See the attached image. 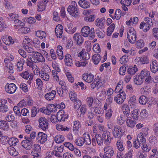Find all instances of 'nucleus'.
<instances>
[{"label": "nucleus", "mask_w": 158, "mask_h": 158, "mask_svg": "<svg viewBox=\"0 0 158 158\" xmlns=\"http://www.w3.org/2000/svg\"><path fill=\"white\" fill-rule=\"evenodd\" d=\"M81 32L82 35L86 37L89 36V39L92 40L95 37V32L94 29L92 28L90 29L88 26L83 27L81 29Z\"/></svg>", "instance_id": "f257e3e1"}, {"label": "nucleus", "mask_w": 158, "mask_h": 158, "mask_svg": "<svg viewBox=\"0 0 158 158\" xmlns=\"http://www.w3.org/2000/svg\"><path fill=\"white\" fill-rule=\"evenodd\" d=\"M104 155L100 154V156L102 158H111L113 155L114 151L113 148L110 146L105 147L104 149Z\"/></svg>", "instance_id": "f03ea898"}, {"label": "nucleus", "mask_w": 158, "mask_h": 158, "mask_svg": "<svg viewBox=\"0 0 158 158\" xmlns=\"http://www.w3.org/2000/svg\"><path fill=\"white\" fill-rule=\"evenodd\" d=\"M124 132L125 131L122 127L117 125H114V128L112 130V133L114 137L118 139L120 138Z\"/></svg>", "instance_id": "7ed1b4c3"}, {"label": "nucleus", "mask_w": 158, "mask_h": 158, "mask_svg": "<svg viewBox=\"0 0 158 158\" xmlns=\"http://www.w3.org/2000/svg\"><path fill=\"white\" fill-rule=\"evenodd\" d=\"M77 6L76 2L75 1H73L72 2V5L69 6L67 8L68 11L73 16L75 17L78 15V11Z\"/></svg>", "instance_id": "20e7f679"}, {"label": "nucleus", "mask_w": 158, "mask_h": 158, "mask_svg": "<svg viewBox=\"0 0 158 158\" xmlns=\"http://www.w3.org/2000/svg\"><path fill=\"white\" fill-rule=\"evenodd\" d=\"M24 140L21 142L22 147L27 150H30L32 148L33 144V141H32L31 139L27 138V136L24 137Z\"/></svg>", "instance_id": "39448f33"}, {"label": "nucleus", "mask_w": 158, "mask_h": 158, "mask_svg": "<svg viewBox=\"0 0 158 158\" xmlns=\"http://www.w3.org/2000/svg\"><path fill=\"white\" fill-rule=\"evenodd\" d=\"M127 39L129 42L132 44H134L137 37L136 32L133 28H131L127 34Z\"/></svg>", "instance_id": "423d86ee"}, {"label": "nucleus", "mask_w": 158, "mask_h": 158, "mask_svg": "<svg viewBox=\"0 0 158 158\" xmlns=\"http://www.w3.org/2000/svg\"><path fill=\"white\" fill-rule=\"evenodd\" d=\"M127 39L129 42L132 44H134L137 37L136 32L133 28H131L127 34Z\"/></svg>", "instance_id": "0eeeda50"}, {"label": "nucleus", "mask_w": 158, "mask_h": 158, "mask_svg": "<svg viewBox=\"0 0 158 158\" xmlns=\"http://www.w3.org/2000/svg\"><path fill=\"white\" fill-rule=\"evenodd\" d=\"M126 95L125 92H120L114 98V100L118 104L123 103L126 99Z\"/></svg>", "instance_id": "6e6552de"}, {"label": "nucleus", "mask_w": 158, "mask_h": 158, "mask_svg": "<svg viewBox=\"0 0 158 158\" xmlns=\"http://www.w3.org/2000/svg\"><path fill=\"white\" fill-rule=\"evenodd\" d=\"M39 127L43 131H45L48 128V121L45 118L41 117L39 118Z\"/></svg>", "instance_id": "1a4fd4ad"}, {"label": "nucleus", "mask_w": 158, "mask_h": 158, "mask_svg": "<svg viewBox=\"0 0 158 158\" xmlns=\"http://www.w3.org/2000/svg\"><path fill=\"white\" fill-rule=\"evenodd\" d=\"M101 114L100 111L97 107H91L88 114V117L89 119H93L94 116Z\"/></svg>", "instance_id": "9d476101"}, {"label": "nucleus", "mask_w": 158, "mask_h": 158, "mask_svg": "<svg viewBox=\"0 0 158 158\" xmlns=\"http://www.w3.org/2000/svg\"><path fill=\"white\" fill-rule=\"evenodd\" d=\"M150 72L149 71H145L142 70L139 75H136L134 79H152V77L150 74Z\"/></svg>", "instance_id": "9b49d317"}, {"label": "nucleus", "mask_w": 158, "mask_h": 158, "mask_svg": "<svg viewBox=\"0 0 158 158\" xmlns=\"http://www.w3.org/2000/svg\"><path fill=\"white\" fill-rule=\"evenodd\" d=\"M47 135L42 132H39L37 135L36 139L38 142L42 144H44L47 140Z\"/></svg>", "instance_id": "f8f14e48"}, {"label": "nucleus", "mask_w": 158, "mask_h": 158, "mask_svg": "<svg viewBox=\"0 0 158 158\" xmlns=\"http://www.w3.org/2000/svg\"><path fill=\"white\" fill-rule=\"evenodd\" d=\"M16 90V85L14 83H10L9 84L7 83L5 86V90L8 93L13 94L14 93Z\"/></svg>", "instance_id": "ddd939ff"}, {"label": "nucleus", "mask_w": 158, "mask_h": 158, "mask_svg": "<svg viewBox=\"0 0 158 158\" xmlns=\"http://www.w3.org/2000/svg\"><path fill=\"white\" fill-rule=\"evenodd\" d=\"M104 139V143L106 145H109L111 142L110 133L107 131L103 132L101 136Z\"/></svg>", "instance_id": "4468645a"}, {"label": "nucleus", "mask_w": 158, "mask_h": 158, "mask_svg": "<svg viewBox=\"0 0 158 158\" xmlns=\"http://www.w3.org/2000/svg\"><path fill=\"white\" fill-rule=\"evenodd\" d=\"M32 57L35 61L39 62H44L45 59L40 53L38 52H35L32 55Z\"/></svg>", "instance_id": "2eb2a0df"}, {"label": "nucleus", "mask_w": 158, "mask_h": 158, "mask_svg": "<svg viewBox=\"0 0 158 158\" xmlns=\"http://www.w3.org/2000/svg\"><path fill=\"white\" fill-rule=\"evenodd\" d=\"M82 36L78 33H75L73 35V38L74 41L78 45H81L84 42V38Z\"/></svg>", "instance_id": "dca6fc26"}, {"label": "nucleus", "mask_w": 158, "mask_h": 158, "mask_svg": "<svg viewBox=\"0 0 158 158\" xmlns=\"http://www.w3.org/2000/svg\"><path fill=\"white\" fill-rule=\"evenodd\" d=\"M58 120L59 121H64L67 119L68 117L67 114H65L64 111L63 110H59L57 114Z\"/></svg>", "instance_id": "f3484780"}, {"label": "nucleus", "mask_w": 158, "mask_h": 158, "mask_svg": "<svg viewBox=\"0 0 158 158\" xmlns=\"http://www.w3.org/2000/svg\"><path fill=\"white\" fill-rule=\"evenodd\" d=\"M128 103L131 108H135L137 103L136 97L134 95H130L129 97Z\"/></svg>", "instance_id": "a211bd4d"}, {"label": "nucleus", "mask_w": 158, "mask_h": 158, "mask_svg": "<svg viewBox=\"0 0 158 158\" xmlns=\"http://www.w3.org/2000/svg\"><path fill=\"white\" fill-rule=\"evenodd\" d=\"M126 124L127 127L132 128L135 125L136 121L131 117H127L126 120Z\"/></svg>", "instance_id": "6ab92c4d"}, {"label": "nucleus", "mask_w": 158, "mask_h": 158, "mask_svg": "<svg viewBox=\"0 0 158 158\" xmlns=\"http://www.w3.org/2000/svg\"><path fill=\"white\" fill-rule=\"evenodd\" d=\"M56 94V92L55 90H52L51 92L46 94L44 97L46 100L51 101L54 99Z\"/></svg>", "instance_id": "aec40b11"}, {"label": "nucleus", "mask_w": 158, "mask_h": 158, "mask_svg": "<svg viewBox=\"0 0 158 158\" xmlns=\"http://www.w3.org/2000/svg\"><path fill=\"white\" fill-rule=\"evenodd\" d=\"M81 126V123L79 121L76 120L74 121L73 126V131L75 133L78 134L79 132V129Z\"/></svg>", "instance_id": "412c9836"}, {"label": "nucleus", "mask_w": 158, "mask_h": 158, "mask_svg": "<svg viewBox=\"0 0 158 158\" xmlns=\"http://www.w3.org/2000/svg\"><path fill=\"white\" fill-rule=\"evenodd\" d=\"M9 126L7 122L4 120H0V128L5 131L9 130Z\"/></svg>", "instance_id": "4be33fe9"}, {"label": "nucleus", "mask_w": 158, "mask_h": 158, "mask_svg": "<svg viewBox=\"0 0 158 158\" xmlns=\"http://www.w3.org/2000/svg\"><path fill=\"white\" fill-rule=\"evenodd\" d=\"M122 110L125 116L127 117L129 115L130 110L128 105L127 104H123L122 106Z\"/></svg>", "instance_id": "5701e85b"}, {"label": "nucleus", "mask_w": 158, "mask_h": 158, "mask_svg": "<svg viewBox=\"0 0 158 158\" xmlns=\"http://www.w3.org/2000/svg\"><path fill=\"white\" fill-rule=\"evenodd\" d=\"M150 69L152 72L155 73L158 70V62L156 60L152 61L150 64Z\"/></svg>", "instance_id": "b1692460"}, {"label": "nucleus", "mask_w": 158, "mask_h": 158, "mask_svg": "<svg viewBox=\"0 0 158 158\" xmlns=\"http://www.w3.org/2000/svg\"><path fill=\"white\" fill-rule=\"evenodd\" d=\"M47 2H46V1H40L37 5L38 11H42L46 8V4Z\"/></svg>", "instance_id": "393cba45"}, {"label": "nucleus", "mask_w": 158, "mask_h": 158, "mask_svg": "<svg viewBox=\"0 0 158 158\" xmlns=\"http://www.w3.org/2000/svg\"><path fill=\"white\" fill-rule=\"evenodd\" d=\"M79 57H80L83 60H87L90 57L89 54L87 52L84 53L83 51H81L78 55Z\"/></svg>", "instance_id": "a878e982"}, {"label": "nucleus", "mask_w": 158, "mask_h": 158, "mask_svg": "<svg viewBox=\"0 0 158 158\" xmlns=\"http://www.w3.org/2000/svg\"><path fill=\"white\" fill-rule=\"evenodd\" d=\"M82 138L83 139L84 143L87 145L91 144V142L90 135L88 133H84L83 135Z\"/></svg>", "instance_id": "bb28decb"}, {"label": "nucleus", "mask_w": 158, "mask_h": 158, "mask_svg": "<svg viewBox=\"0 0 158 158\" xmlns=\"http://www.w3.org/2000/svg\"><path fill=\"white\" fill-rule=\"evenodd\" d=\"M12 111H9L5 116V118L6 121L7 122H10L14 121L15 120V117L14 115L12 114Z\"/></svg>", "instance_id": "cd10ccee"}, {"label": "nucleus", "mask_w": 158, "mask_h": 158, "mask_svg": "<svg viewBox=\"0 0 158 158\" xmlns=\"http://www.w3.org/2000/svg\"><path fill=\"white\" fill-rule=\"evenodd\" d=\"M79 5L84 8H88L90 6V2L86 0H80L78 2Z\"/></svg>", "instance_id": "c85d7f7f"}, {"label": "nucleus", "mask_w": 158, "mask_h": 158, "mask_svg": "<svg viewBox=\"0 0 158 158\" xmlns=\"http://www.w3.org/2000/svg\"><path fill=\"white\" fill-rule=\"evenodd\" d=\"M123 81L121 80L119 81L116 87L114 90L115 93H117L119 92L120 93V92H122L123 91L122 90V89L123 88Z\"/></svg>", "instance_id": "c756f323"}, {"label": "nucleus", "mask_w": 158, "mask_h": 158, "mask_svg": "<svg viewBox=\"0 0 158 158\" xmlns=\"http://www.w3.org/2000/svg\"><path fill=\"white\" fill-rule=\"evenodd\" d=\"M105 22V20L104 19L98 18L96 20V25L100 28L101 29L104 27V23Z\"/></svg>", "instance_id": "7c9ffc66"}, {"label": "nucleus", "mask_w": 158, "mask_h": 158, "mask_svg": "<svg viewBox=\"0 0 158 158\" xmlns=\"http://www.w3.org/2000/svg\"><path fill=\"white\" fill-rule=\"evenodd\" d=\"M151 26L144 22H142L140 24L139 28L140 29H143V31L144 32H147L149 30Z\"/></svg>", "instance_id": "2f4dec72"}, {"label": "nucleus", "mask_w": 158, "mask_h": 158, "mask_svg": "<svg viewBox=\"0 0 158 158\" xmlns=\"http://www.w3.org/2000/svg\"><path fill=\"white\" fill-rule=\"evenodd\" d=\"M138 60L142 64H147L149 63V60L147 56H143L141 57H139Z\"/></svg>", "instance_id": "473e14b6"}, {"label": "nucleus", "mask_w": 158, "mask_h": 158, "mask_svg": "<svg viewBox=\"0 0 158 158\" xmlns=\"http://www.w3.org/2000/svg\"><path fill=\"white\" fill-rule=\"evenodd\" d=\"M80 108V110L81 112V114L77 115V117L78 118L83 117L87 111L86 106L85 105H82Z\"/></svg>", "instance_id": "72a5a7b5"}, {"label": "nucleus", "mask_w": 158, "mask_h": 158, "mask_svg": "<svg viewBox=\"0 0 158 158\" xmlns=\"http://www.w3.org/2000/svg\"><path fill=\"white\" fill-rule=\"evenodd\" d=\"M38 69H37L38 72H36L37 75L39 74L40 76L43 79H49V76L48 73L43 71L40 72Z\"/></svg>", "instance_id": "f704fd0d"}, {"label": "nucleus", "mask_w": 158, "mask_h": 158, "mask_svg": "<svg viewBox=\"0 0 158 158\" xmlns=\"http://www.w3.org/2000/svg\"><path fill=\"white\" fill-rule=\"evenodd\" d=\"M116 144L119 151L122 152L124 150L123 140L121 139H118L117 141Z\"/></svg>", "instance_id": "c9c22d12"}, {"label": "nucleus", "mask_w": 158, "mask_h": 158, "mask_svg": "<svg viewBox=\"0 0 158 158\" xmlns=\"http://www.w3.org/2000/svg\"><path fill=\"white\" fill-rule=\"evenodd\" d=\"M62 49V47L60 45H58L57 48L56 53L58 56L60 60H62L63 58Z\"/></svg>", "instance_id": "e433bc0d"}, {"label": "nucleus", "mask_w": 158, "mask_h": 158, "mask_svg": "<svg viewBox=\"0 0 158 158\" xmlns=\"http://www.w3.org/2000/svg\"><path fill=\"white\" fill-rule=\"evenodd\" d=\"M101 57L99 54H95L92 56V60L95 64H98L101 60Z\"/></svg>", "instance_id": "4c0bfd02"}, {"label": "nucleus", "mask_w": 158, "mask_h": 158, "mask_svg": "<svg viewBox=\"0 0 158 158\" xmlns=\"http://www.w3.org/2000/svg\"><path fill=\"white\" fill-rule=\"evenodd\" d=\"M84 141L82 137H79L75 139L74 142L78 146L81 147L84 144Z\"/></svg>", "instance_id": "58836bf2"}, {"label": "nucleus", "mask_w": 158, "mask_h": 158, "mask_svg": "<svg viewBox=\"0 0 158 158\" xmlns=\"http://www.w3.org/2000/svg\"><path fill=\"white\" fill-rule=\"evenodd\" d=\"M126 13L124 12L122 13L121 10L119 9H116L115 13V18L117 20H118L120 19L122 15H124Z\"/></svg>", "instance_id": "ea45409f"}, {"label": "nucleus", "mask_w": 158, "mask_h": 158, "mask_svg": "<svg viewBox=\"0 0 158 158\" xmlns=\"http://www.w3.org/2000/svg\"><path fill=\"white\" fill-rule=\"evenodd\" d=\"M64 136L61 135H56L54 138L55 142L58 143L63 142L64 140Z\"/></svg>", "instance_id": "a19ab883"}, {"label": "nucleus", "mask_w": 158, "mask_h": 158, "mask_svg": "<svg viewBox=\"0 0 158 158\" xmlns=\"http://www.w3.org/2000/svg\"><path fill=\"white\" fill-rule=\"evenodd\" d=\"M8 152L11 155L13 156H16L18 155V152L14 147H9L8 148Z\"/></svg>", "instance_id": "79ce46f5"}, {"label": "nucleus", "mask_w": 158, "mask_h": 158, "mask_svg": "<svg viewBox=\"0 0 158 158\" xmlns=\"http://www.w3.org/2000/svg\"><path fill=\"white\" fill-rule=\"evenodd\" d=\"M137 139L142 144L146 142L145 138L144 137L142 133H140L137 135Z\"/></svg>", "instance_id": "37998d69"}, {"label": "nucleus", "mask_w": 158, "mask_h": 158, "mask_svg": "<svg viewBox=\"0 0 158 158\" xmlns=\"http://www.w3.org/2000/svg\"><path fill=\"white\" fill-rule=\"evenodd\" d=\"M58 94L61 97H64V90H66L67 89V87H58L56 88Z\"/></svg>", "instance_id": "c03bdc74"}, {"label": "nucleus", "mask_w": 158, "mask_h": 158, "mask_svg": "<svg viewBox=\"0 0 158 158\" xmlns=\"http://www.w3.org/2000/svg\"><path fill=\"white\" fill-rule=\"evenodd\" d=\"M139 112V110L137 109H135L131 112V115L133 119L135 120H137L138 119Z\"/></svg>", "instance_id": "a18cd8bd"}, {"label": "nucleus", "mask_w": 158, "mask_h": 158, "mask_svg": "<svg viewBox=\"0 0 158 158\" xmlns=\"http://www.w3.org/2000/svg\"><path fill=\"white\" fill-rule=\"evenodd\" d=\"M18 139L14 137H12L9 139L8 140L9 144L12 146H15L16 145L17 143L18 142Z\"/></svg>", "instance_id": "49530a36"}, {"label": "nucleus", "mask_w": 158, "mask_h": 158, "mask_svg": "<svg viewBox=\"0 0 158 158\" xmlns=\"http://www.w3.org/2000/svg\"><path fill=\"white\" fill-rule=\"evenodd\" d=\"M26 64L27 66H29L30 67L32 68L33 70L34 68H35V67H36L35 69H38L37 67V66L34 63V61L32 60H30L29 59H26Z\"/></svg>", "instance_id": "de8ad7c7"}, {"label": "nucleus", "mask_w": 158, "mask_h": 158, "mask_svg": "<svg viewBox=\"0 0 158 158\" xmlns=\"http://www.w3.org/2000/svg\"><path fill=\"white\" fill-rule=\"evenodd\" d=\"M69 96L70 100L72 101L77 99L76 93L72 90L69 91Z\"/></svg>", "instance_id": "09e8293b"}, {"label": "nucleus", "mask_w": 158, "mask_h": 158, "mask_svg": "<svg viewBox=\"0 0 158 158\" xmlns=\"http://www.w3.org/2000/svg\"><path fill=\"white\" fill-rule=\"evenodd\" d=\"M138 71V69L135 65H134V67L131 68H129L128 69L127 72L130 75H133L136 72Z\"/></svg>", "instance_id": "8fccbe9b"}, {"label": "nucleus", "mask_w": 158, "mask_h": 158, "mask_svg": "<svg viewBox=\"0 0 158 158\" xmlns=\"http://www.w3.org/2000/svg\"><path fill=\"white\" fill-rule=\"evenodd\" d=\"M95 138L97 143L99 145H101L104 142V139L99 134H97L95 135Z\"/></svg>", "instance_id": "3c124183"}, {"label": "nucleus", "mask_w": 158, "mask_h": 158, "mask_svg": "<svg viewBox=\"0 0 158 158\" xmlns=\"http://www.w3.org/2000/svg\"><path fill=\"white\" fill-rule=\"evenodd\" d=\"M23 21L32 24L35 22V19L34 18L32 17H30L29 18L26 17L23 19Z\"/></svg>", "instance_id": "603ef678"}, {"label": "nucleus", "mask_w": 158, "mask_h": 158, "mask_svg": "<svg viewBox=\"0 0 158 158\" xmlns=\"http://www.w3.org/2000/svg\"><path fill=\"white\" fill-rule=\"evenodd\" d=\"M25 62V60H20L17 63V70L21 71L23 69V64Z\"/></svg>", "instance_id": "864d4df0"}, {"label": "nucleus", "mask_w": 158, "mask_h": 158, "mask_svg": "<svg viewBox=\"0 0 158 158\" xmlns=\"http://www.w3.org/2000/svg\"><path fill=\"white\" fill-rule=\"evenodd\" d=\"M105 118L107 119H110L112 116L113 111L110 108L108 110L106 111Z\"/></svg>", "instance_id": "5fc2aeb1"}, {"label": "nucleus", "mask_w": 158, "mask_h": 158, "mask_svg": "<svg viewBox=\"0 0 158 158\" xmlns=\"http://www.w3.org/2000/svg\"><path fill=\"white\" fill-rule=\"evenodd\" d=\"M82 79H94V76L91 73H84L82 75Z\"/></svg>", "instance_id": "6e6d98bb"}, {"label": "nucleus", "mask_w": 158, "mask_h": 158, "mask_svg": "<svg viewBox=\"0 0 158 158\" xmlns=\"http://www.w3.org/2000/svg\"><path fill=\"white\" fill-rule=\"evenodd\" d=\"M48 110L51 112H55L57 110V107L53 104H50L47 106Z\"/></svg>", "instance_id": "4d7b16f0"}, {"label": "nucleus", "mask_w": 158, "mask_h": 158, "mask_svg": "<svg viewBox=\"0 0 158 158\" xmlns=\"http://www.w3.org/2000/svg\"><path fill=\"white\" fill-rule=\"evenodd\" d=\"M136 47L138 49H140L144 46V41L142 40L137 41L136 43Z\"/></svg>", "instance_id": "13d9d810"}, {"label": "nucleus", "mask_w": 158, "mask_h": 158, "mask_svg": "<svg viewBox=\"0 0 158 158\" xmlns=\"http://www.w3.org/2000/svg\"><path fill=\"white\" fill-rule=\"evenodd\" d=\"M148 115V114L146 110L143 109L141 111L139 116L141 119H143L146 118L147 117Z\"/></svg>", "instance_id": "bf43d9fd"}, {"label": "nucleus", "mask_w": 158, "mask_h": 158, "mask_svg": "<svg viewBox=\"0 0 158 158\" xmlns=\"http://www.w3.org/2000/svg\"><path fill=\"white\" fill-rule=\"evenodd\" d=\"M139 102L141 104H145L147 102V100L146 97L144 95L141 96L139 98Z\"/></svg>", "instance_id": "052dcab7"}, {"label": "nucleus", "mask_w": 158, "mask_h": 158, "mask_svg": "<svg viewBox=\"0 0 158 158\" xmlns=\"http://www.w3.org/2000/svg\"><path fill=\"white\" fill-rule=\"evenodd\" d=\"M93 49L95 52L97 53H99L101 51L99 45L98 44H95L94 45Z\"/></svg>", "instance_id": "680f3d73"}, {"label": "nucleus", "mask_w": 158, "mask_h": 158, "mask_svg": "<svg viewBox=\"0 0 158 158\" xmlns=\"http://www.w3.org/2000/svg\"><path fill=\"white\" fill-rule=\"evenodd\" d=\"M95 80V82H97V86L98 88L103 86L105 83L104 80Z\"/></svg>", "instance_id": "e2e57ef3"}, {"label": "nucleus", "mask_w": 158, "mask_h": 158, "mask_svg": "<svg viewBox=\"0 0 158 158\" xmlns=\"http://www.w3.org/2000/svg\"><path fill=\"white\" fill-rule=\"evenodd\" d=\"M133 152V150H130L123 156V158H132V154Z\"/></svg>", "instance_id": "0e129e2a"}, {"label": "nucleus", "mask_w": 158, "mask_h": 158, "mask_svg": "<svg viewBox=\"0 0 158 158\" xmlns=\"http://www.w3.org/2000/svg\"><path fill=\"white\" fill-rule=\"evenodd\" d=\"M20 75L24 79H28L30 77V74L28 71H25L20 73Z\"/></svg>", "instance_id": "69168bd1"}, {"label": "nucleus", "mask_w": 158, "mask_h": 158, "mask_svg": "<svg viewBox=\"0 0 158 158\" xmlns=\"http://www.w3.org/2000/svg\"><path fill=\"white\" fill-rule=\"evenodd\" d=\"M101 30H100L99 28H97L95 29V32L99 38H102L104 37V34L101 31Z\"/></svg>", "instance_id": "338daca9"}, {"label": "nucleus", "mask_w": 158, "mask_h": 158, "mask_svg": "<svg viewBox=\"0 0 158 158\" xmlns=\"http://www.w3.org/2000/svg\"><path fill=\"white\" fill-rule=\"evenodd\" d=\"M142 148L144 152H148L151 149L147 145L146 143L142 144Z\"/></svg>", "instance_id": "774afa93"}]
</instances>
